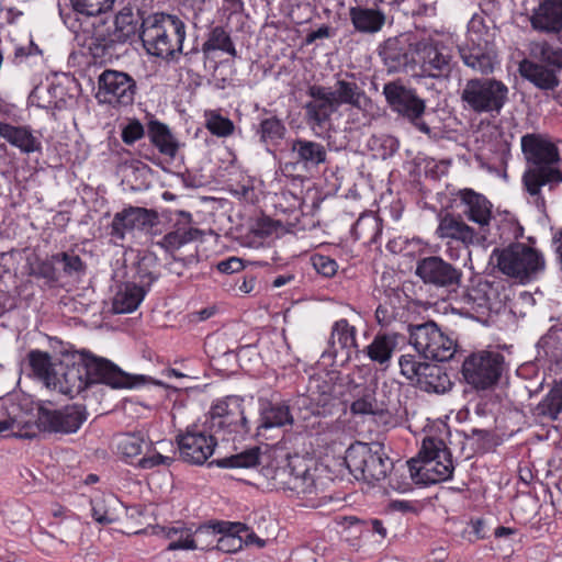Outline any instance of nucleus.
I'll return each instance as SVG.
<instances>
[{
  "label": "nucleus",
  "instance_id": "nucleus-56",
  "mask_svg": "<svg viewBox=\"0 0 562 562\" xmlns=\"http://www.w3.org/2000/svg\"><path fill=\"white\" fill-rule=\"evenodd\" d=\"M173 461V458L162 456L159 452H154L153 454L145 456L138 459L137 465L142 469H151L160 464L170 465Z\"/></svg>",
  "mask_w": 562,
  "mask_h": 562
},
{
  "label": "nucleus",
  "instance_id": "nucleus-38",
  "mask_svg": "<svg viewBox=\"0 0 562 562\" xmlns=\"http://www.w3.org/2000/svg\"><path fill=\"white\" fill-rule=\"evenodd\" d=\"M213 50H222L228 55L236 57L237 52L229 34L222 26L213 27L207 40L202 45V52L204 55H209Z\"/></svg>",
  "mask_w": 562,
  "mask_h": 562
},
{
  "label": "nucleus",
  "instance_id": "nucleus-4",
  "mask_svg": "<svg viewBox=\"0 0 562 562\" xmlns=\"http://www.w3.org/2000/svg\"><path fill=\"white\" fill-rule=\"evenodd\" d=\"M146 13L128 2L114 16L113 29H95L91 37L90 50L94 57L112 56L117 45L135 38L142 41L143 23Z\"/></svg>",
  "mask_w": 562,
  "mask_h": 562
},
{
  "label": "nucleus",
  "instance_id": "nucleus-26",
  "mask_svg": "<svg viewBox=\"0 0 562 562\" xmlns=\"http://www.w3.org/2000/svg\"><path fill=\"white\" fill-rule=\"evenodd\" d=\"M293 422L294 418L288 404L269 402L261 408L258 435H262L265 430L271 428L291 426Z\"/></svg>",
  "mask_w": 562,
  "mask_h": 562
},
{
  "label": "nucleus",
  "instance_id": "nucleus-63",
  "mask_svg": "<svg viewBox=\"0 0 562 562\" xmlns=\"http://www.w3.org/2000/svg\"><path fill=\"white\" fill-rule=\"evenodd\" d=\"M331 36V29L328 25H322L316 31L311 32L306 36V43L311 44L319 38H328Z\"/></svg>",
  "mask_w": 562,
  "mask_h": 562
},
{
  "label": "nucleus",
  "instance_id": "nucleus-62",
  "mask_svg": "<svg viewBox=\"0 0 562 562\" xmlns=\"http://www.w3.org/2000/svg\"><path fill=\"white\" fill-rule=\"evenodd\" d=\"M290 562H316V557L312 550L302 548L292 552Z\"/></svg>",
  "mask_w": 562,
  "mask_h": 562
},
{
  "label": "nucleus",
  "instance_id": "nucleus-44",
  "mask_svg": "<svg viewBox=\"0 0 562 562\" xmlns=\"http://www.w3.org/2000/svg\"><path fill=\"white\" fill-rule=\"evenodd\" d=\"M205 127L215 136L227 137L234 132V123L217 111L209 110L204 112Z\"/></svg>",
  "mask_w": 562,
  "mask_h": 562
},
{
  "label": "nucleus",
  "instance_id": "nucleus-50",
  "mask_svg": "<svg viewBox=\"0 0 562 562\" xmlns=\"http://www.w3.org/2000/svg\"><path fill=\"white\" fill-rule=\"evenodd\" d=\"M259 133L262 142L274 143L283 138L285 127L279 119L272 116L261 121Z\"/></svg>",
  "mask_w": 562,
  "mask_h": 562
},
{
  "label": "nucleus",
  "instance_id": "nucleus-53",
  "mask_svg": "<svg viewBox=\"0 0 562 562\" xmlns=\"http://www.w3.org/2000/svg\"><path fill=\"white\" fill-rule=\"evenodd\" d=\"M53 261L61 262L63 270L67 274H74L78 272H82L85 270V265L81 258L78 255L61 252L53 256Z\"/></svg>",
  "mask_w": 562,
  "mask_h": 562
},
{
  "label": "nucleus",
  "instance_id": "nucleus-59",
  "mask_svg": "<svg viewBox=\"0 0 562 562\" xmlns=\"http://www.w3.org/2000/svg\"><path fill=\"white\" fill-rule=\"evenodd\" d=\"M244 263L243 260L237 257H231L228 259L222 260L217 263V269L223 273H235L243 270Z\"/></svg>",
  "mask_w": 562,
  "mask_h": 562
},
{
  "label": "nucleus",
  "instance_id": "nucleus-31",
  "mask_svg": "<svg viewBox=\"0 0 562 562\" xmlns=\"http://www.w3.org/2000/svg\"><path fill=\"white\" fill-rule=\"evenodd\" d=\"M518 70L522 78L529 80L542 90H552L559 85V80L553 70L531 60H521Z\"/></svg>",
  "mask_w": 562,
  "mask_h": 562
},
{
  "label": "nucleus",
  "instance_id": "nucleus-25",
  "mask_svg": "<svg viewBox=\"0 0 562 562\" xmlns=\"http://www.w3.org/2000/svg\"><path fill=\"white\" fill-rule=\"evenodd\" d=\"M291 155L295 164L305 169L315 168L327 159V150L322 143L305 138H296L291 142Z\"/></svg>",
  "mask_w": 562,
  "mask_h": 562
},
{
  "label": "nucleus",
  "instance_id": "nucleus-54",
  "mask_svg": "<svg viewBox=\"0 0 562 562\" xmlns=\"http://www.w3.org/2000/svg\"><path fill=\"white\" fill-rule=\"evenodd\" d=\"M312 263L315 270L324 277H333L338 268L334 259L322 255H315L312 258Z\"/></svg>",
  "mask_w": 562,
  "mask_h": 562
},
{
  "label": "nucleus",
  "instance_id": "nucleus-49",
  "mask_svg": "<svg viewBox=\"0 0 562 562\" xmlns=\"http://www.w3.org/2000/svg\"><path fill=\"white\" fill-rule=\"evenodd\" d=\"M297 470V461L290 460L285 465L278 467L271 475L272 485L278 490L289 491L291 482Z\"/></svg>",
  "mask_w": 562,
  "mask_h": 562
},
{
  "label": "nucleus",
  "instance_id": "nucleus-37",
  "mask_svg": "<svg viewBox=\"0 0 562 562\" xmlns=\"http://www.w3.org/2000/svg\"><path fill=\"white\" fill-rule=\"evenodd\" d=\"M562 412V380L557 381L546 397L536 406L535 414L554 420Z\"/></svg>",
  "mask_w": 562,
  "mask_h": 562
},
{
  "label": "nucleus",
  "instance_id": "nucleus-24",
  "mask_svg": "<svg viewBox=\"0 0 562 562\" xmlns=\"http://www.w3.org/2000/svg\"><path fill=\"white\" fill-rule=\"evenodd\" d=\"M461 202L464 204L463 213L473 223L477 224L481 231L490 226L492 220V203L482 194L472 189H464L459 192Z\"/></svg>",
  "mask_w": 562,
  "mask_h": 562
},
{
  "label": "nucleus",
  "instance_id": "nucleus-21",
  "mask_svg": "<svg viewBox=\"0 0 562 562\" xmlns=\"http://www.w3.org/2000/svg\"><path fill=\"white\" fill-rule=\"evenodd\" d=\"M177 214L180 218L175 222L172 229L158 241V245L168 252H175L203 235L202 231L191 225L192 215L189 212L179 211Z\"/></svg>",
  "mask_w": 562,
  "mask_h": 562
},
{
  "label": "nucleus",
  "instance_id": "nucleus-27",
  "mask_svg": "<svg viewBox=\"0 0 562 562\" xmlns=\"http://www.w3.org/2000/svg\"><path fill=\"white\" fill-rule=\"evenodd\" d=\"M0 136L26 154L40 151L42 148L38 138L25 126L0 122Z\"/></svg>",
  "mask_w": 562,
  "mask_h": 562
},
{
  "label": "nucleus",
  "instance_id": "nucleus-32",
  "mask_svg": "<svg viewBox=\"0 0 562 562\" xmlns=\"http://www.w3.org/2000/svg\"><path fill=\"white\" fill-rule=\"evenodd\" d=\"M452 385L453 383L442 367L429 363L424 368V374H422V382L419 383L422 391L443 394L450 391Z\"/></svg>",
  "mask_w": 562,
  "mask_h": 562
},
{
  "label": "nucleus",
  "instance_id": "nucleus-29",
  "mask_svg": "<svg viewBox=\"0 0 562 562\" xmlns=\"http://www.w3.org/2000/svg\"><path fill=\"white\" fill-rule=\"evenodd\" d=\"M146 294L143 286L134 282L123 283L113 297L112 308L116 314L134 312L142 303Z\"/></svg>",
  "mask_w": 562,
  "mask_h": 562
},
{
  "label": "nucleus",
  "instance_id": "nucleus-64",
  "mask_svg": "<svg viewBox=\"0 0 562 562\" xmlns=\"http://www.w3.org/2000/svg\"><path fill=\"white\" fill-rule=\"evenodd\" d=\"M92 513H93V518L95 519V521H98L99 524H102V525H108V524H111L114 521V517L109 515L108 512H101L97 505L93 506L92 508Z\"/></svg>",
  "mask_w": 562,
  "mask_h": 562
},
{
  "label": "nucleus",
  "instance_id": "nucleus-58",
  "mask_svg": "<svg viewBox=\"0 0 562 562\" xmlns=\"http://www.w3.org/2000/svg\"><path fill=\"white\" fill-rule=\"evenodd\" d=\"M198 544L195 543V540L190 537V533L188 530H184V533H180L179 538L177 540L171 541L167 549L175 551L179 549H198Z\"/></svg>",
  "mask_w": 562,
  "mask_h": 562
},
{
  "label": "nucleus",
  "instance_id": "nucleus-60",
  "mask_svg": "<svg viewBox=\"0 0 562 562\" xmlns=\"http://www.w3.org/2000/svg\"><path fill=\"white\" fill-rule=\"evenodd\" d=\"M35 274L49 281H55L57 279L53 261L40 262L35 268Z\"/></svg>",
  "mask_w": 562,
  "mask_h": 562
},
{
  "label": "nucleus",
  "instance_id": "nucleus-35",
  "mask_svg": "<svg viewBox=\"0 0 562 562\" xmlns=\"http://www.w3.org/2000/svg\"><path fill=\"white\" fill-rule=\"evenodd\" d=\"M333 384L321 376H313L307 387L308 395H300L297 402L306 405L315 403L317 406H325L333 397Z\"/></svg>",
  "mask_w": 562,
  "mask_h": 562
},
{
  "label": "nucleus",
  "instance_id": "nucleus-5",
  "mask_svg": "<svg viewBox=\"0 0 562 562\" xmlns=\"http://www.w3.org/2000/svg\"><path fill=\"white\" fill-rule=\"evenodd\" d=\"M490 260L502 274L521 284L537 279L546 268L543 255L525 243H512L506 247L495 248Z\"/></svg>",
  "mask_w": 562,
  "mask_h": 562
},
{
  "label": "nucleus",
  "instance_id": "nucleus-19",
  "mask_svg": "<svg viewBox=\"0 0 562 562\" xmlns=\"http://www.w3.org/2000/svg\"><path fill=\"white\" fill-rule=\"evenodd\" d=\"M459 54L463 63L474 71L490 74L494 70L496 52L494 46L486 40L470 41L459 47Z\"/></svg>",
  "mask_w": 562,
  "mask_h": 562
},
{
  "label": "nucleus",
  "instance_id": "nucleus-55",
  "mask_svg": "<svg viewBox=\"0 0 562 562\" xmlns=\"http://www.w3.org/2000/svg\"><path fill=\"white\" fill-rule=\"evenodd\" d=\"M145 134L144 126L136 120L131 121L122 131V139L131 145L140 139Z\"/></svg>",
  "mask_w": 562,
  "mask_h": 562
},
{
  "label": "nucleus",
  "instance_id": "nucleus-42",
  "mask_svg": "<svg viewBox=\"0 0 562 562\" xmlns=\"http://www.w3.org/2000/svg\"><path fill=\"white\" fill-rule=\"evenodd\" d=\"M259 457L260 449L254 447L240 453L218 459L216 460V464L221 468L248 469L259 463Z\"/></svg>",
  "mask_w": 562,
  "mask_h": 562
},
{
  "label": "nucleus",
  "instance_id": "nucleus-51",
  "mask_svg": "<svg viewBox=\"0 0 562 562\" xmlns=\"http://www.w3.org/2000/svg\"><path fill=\"white\" fill-rule=\"evenodd\" d=\"M535 56L542 61L562 68V48L554 47L547 42L536 44L532 49Z\"/></svg>",
  "mask_w": 562,
  "mask_h": 562
},
{
  "label": "nucleus",
  "instance_id": "nucleus-34",
  "mask_svg": "<svg viewBox=\"0 0 562 562\" xmlns=\"http://www.w3.org/2000/svg\"><path fill=\"white\" fill-rule=\"evenodd\" d=\"M296 461L297 470L288 492L303 497L315 495L317 493V484L314 474L302 460L296 458Z\"/></svg>",
  "mask_w": 562,
  "mask_h": 562
},
{
  "label": "nucleus",
  "instance_id": "nucleus-12",
  "mask_svg": "<svg viewBox=\"0 0 562 562\" xmlns=\"http://www.w3.org/2000/svg\"><path fill=\"white\" fill-rule=\"evenodd\" d=\"M137 91L136 81L127 72L105 69L98 78L97 98L113 106L133 104Z\"/></svg>",
  "mask_w": 562,
  "mask_h": 562
},
{
  "label": "nucleus",
  "instance_id": "nucleus-52",
  "mask_svg": "<svg viewBox=\"0 0 562 562\" xmlns=\"http://www.w3.org/2000/svg\"><path fill=\"white\" fill-rule=\"evenodd\" d=\"M353 232L358 238L363 237L374 240L380 232V223L378 218L372 215H362L357 220Z\"/></svg>",
  "mask_w": 562,
  "mask_h": 562
},
{
  "label": "nucleus",
  "instance_id": "nucleus-48",
  "mask_svg": "<svg viewBox=\"0 0 562 562\" xmlns=\"http://www.w3.org/2000/svg\"><path fill=\"white\" fill-rule=\"evenodd\" d=\"M134 228L130 224L128 218L124 211L114 214L113 220L109 226V235L114 245H122L127 234H132Z\"/></svg>",
  "mask_w": 562,
  "mask_h": 562
},
{
  "label": "nucleus",
  "instance_id": "nucleus-18",
  "mask_svg": "<svg viewBox=\"0 0 562 562\" xmlns=\"http://www.w3.org/2000/svg\"><path fill=\"white\" fill-rule=\"evenodd\" d=\"M307 94L312 98L304 109L308 123L322 126L338 110V102L331 94V88L319 85L310 86Z\"/></svg>",
  "mask_w": 562,
  "mask_h": 562
},
{
  "label": "nucleus",
  "instance_id": "nucleus-7",
  "mask_svg": "<svg viewBox=\"0 0 562 562\" xmlns=\"http://www.w3.org/2000/svg\"><path fill=\"white\" fill-rule=\"evenodd\" d=\"M508 87L494 78H472L460 89L464 110L476 114L499 113L508 100Z\"/></svg>",
  "mask_w": 562,
  "mask_h": 562
},
{
  "label": "nucleus",
  "instance_id": "nucleus-3",
  "mask_svg": "<svg viewBox=\"0 0 562 562\" xmlns=\"http://www.w3.org/2000/svg\"><path fill=\"white\" fill-rule=\"evenodd\" d=\"M186 38L184 22L173 14L155 12L146 15L143 23L142 44L151 56L166 60L182 53Z\"/></svg>",
  "mask_w": 562,
  "mask_h": 562
},
{
  "label": "nucleus",
  "instance_id": "nucleus-41",
  "mask_svg": "<svg viewBox=\"0 0 562 562\" xmlns=\"http://www.w3.org/2000/svg\"><path fill=\"white\" fill-rule=\"evenodd\" d=\"M29 363L33 373L44 381L47 387H50L56 370L52 368L49 355L40 350H33L29 353Z\"/></svg>",
  "mask_w": 562,
  "mask_h": 562
},
{
  "label": "nucleus",
  "instance_id": "nucleus-22",
  "mask_svg": "<svg viewBox=\"0 0 562 562\" xmlns=\"http://www.w3.org/2000/svg\"><path fill=\"white\" fill-rule=\"evenodd\" d=\"M533 30L546 34H559L562 31V0H543L533 10L530 19Z\"/></svg>",
  "mask_w": 562,
  "mask_h": 562
},
{
  "label": "nucleus",
  "instance_id": "nucleus-30",
  "mask_svg": "<svg viewBox=\"0 0 562 562\" xmlns=\"http://www.w3.org/2000/svg\"><path fill=\"white\" fill-rule=\"evenodd\" d=\"M331 94L335 101L338 102V108L348 104L362 110L369 103V98L356 81L337 80L334 88H331Z\"/></svg>",
  "mask_w": 562,
  "mask_h": 562
},
{
  "label": "nucleus",
  "instance_id": "nucleus-15",
  "mask_svg": "<svg viewBox=\"0 0 562 562\" xmlns=\"http://www.w3.org/2000/svg\"><path fill=\"white\" fill-rule=\"evenodd\" d=\"M210 429L217 434L221 430L228 432H248V420L243 407V398L227 396L218 401L210 411Z\"/></svg>",
  "mask_w": 562,
  "mask_h": 562
},
{
  "label": "nucleus",
  "instance_id": "nucleus-57",
  "mask_svg": "<svg viewBox=\"0 0 562 562\" xmlns=\"http://www.w3.org/2000/svg\"><path fill=\"white\" fill-rule=\"evenodd\" d=\"M396 317L395 307L387 303H381L375 311V318L382 327L389 326Z\"/></svg>",
  "mask_w": 562,
  "mask_h": 562
},
{
  "label": "nucleus",
  "instance_id": "nucleus-46",
  "mask_svg": "<svg viewBox=\"0 0 562 562\" xmlns=\"http://www.w3.org/2000/svg\"><path fill=\"white\" fill-rule=\"evenodd\" d=\"M350 411L352 414H380L383 412V409L380 407L376 398H375V392L373 389L366 387L362 391V394L352 402L350 406Z\"/></svg>",
  "mask_w": 562,
  "mask_h": 562
},
{
  "label": "nucleus",
  "instance_id": "nucleus-43",
  "mask_svg": "<svg viewBox=\"0 0 562 562\" xmlns=\"http://www.w3.org/2000/svg\"><path fill=\"white\" fill-rule=\"evenodd\" d=\"M398 364L402 375L419 389L424 368L428 366L429 362H422L413 355H403L400 357Z\"/></svg>",
  "mask_w": 562,
  "mask_h": 562
},
{
  "label": "nucleus",
  "instance_id": "nucleus-36",
  "mask_svg": "<svg viewBox=\"0 0 562 562\" xmlns=\"http://www.w3.org/2000/svg\"><path fill=\"white\" fill-rule=\"evenodd\" d=\"M329 345L331 348L329 352L333 356L337 353V345L340 349L358 348L356 328L349 325L347 319H339L335 322L331 328Z\"/></svg>",
  "mask_w": 562,
  "mask_h": 562
},
{
  "label": "nucleus",
  "instance_id": "nucleus-8",
  "mask_svg": "<svg viewBox=\"0 0 562 562\" xmlns=\"http://www.w3.org/2000/svg\"><path fill=\"white\" fill-rule=\"evenodd\" d=\"M345 463L357 480L368 483L385 479L393 467L380 445L363 442H356L346 450Z\"/></svg>",
  "mask_w": 562,
  "mask_h": 562
},
{
  "label": "nucleus",
  "instance_id": "nucleus-11",
  "mask_svg": "<svg viewBox=\"0 0 562 562\" xmlns=\"http://www.w3.org/2000/svg\"><path fill=\"white\" fill-rule=\"evenodd\" d=\"M383 94L392 111L408 120L422 133L430 135V127L423 121L425 100L415 90L392 81L384 85Z\"/></svg>",
  "mask_w": 562,
  "mask_h": 562
},
{
  "label": "nucleus",
  "instance_id": "nucleus-61",
  "mask_svg": "<svg viewBox=\"0 0 562 562\" xmlns=\"http://www.w3.org/2000/svg\"><path fill=\"white\" fill-rule=\"evenodd\" d=\"M279 226H281V223L278 221H273L271 218H262L258 222L256 234L259 236H269L271 235Z\"/></svg>",
  "mask_w": 562,
  "mask_h": 562
},
{
  "label": "nucleus",
  "instance_id": "nucleus-47",
  "mask_svg": "<svg viewBox=\"0 0 562 562\" xmlns=\"http://www.w3.org/2000/svg\"><path fill=\"white\" fill-rule=\"evenodd\" d=\"M70 2L76 12L94 16L112 10L115 0H70Z\"/></svg>",
  "mask_w": 562,
  "mask_h": 562
},
{
  "label": "nucleus",
  "instance_id": "nucleus-20",
  "mask_svg": "<svg viewBox=\"0 0 562 562\" xmlns=\"http://www.w3.org/2000/svg\"><path fill=\"white\" fill-rule=\"evenodd\" d=\"M436 234L441 239H453L463 245L465 249L485 241V235L475 232L460 216L446 214L439 221Z\"/></svg>",
  "mask_w": 562,
  "mask_h": 562
},
{
  "label": "nucleus",
  "instance_id": "nucleus-1",
  "mask_svg": "<svg viewBox=\"0 0 562 562\" xmlns=\"http://www.w3.org/2000/svg\"><path fill=\"white\" fill-rule=\"evenodd\" d=\"M520 144L524 157L529 164L521 178L524 189L532 198L535 205L544 211L542 188L548 187L553 191L562 183V170L558 166L561 161L559 148L547 135L538 133L524 135Z\"/></svg>",
  "mask_w": 562,
  "mask_h": 562
},
{
  "label": "nucleus",
  "instance_id": "nucleus-39",
  "mask_svg": "<svg viewBox=\"0 0 562 562\" xmlns=\"http://www.w3.org/2000/svg\"><path fill=\"white\" fill-rule=\"evenodd\" d=\"M134 231H148L158 223V213L140 206H127L123 209Z\"/></svg>",
  "mask_w": 562,
  "mask_h": 562
},
{
  "label": "nucleus",
  "instance_id": "nucleus-28",
  "mask_svg": "<svg viewBox=\"0 0 562 562\" xmlns=\"http://www.w3.org/2000/svg\"><path fill=\"white\" fill-rule=\"evenodd\" d=\"M400 337L401 335L397 333L376 334L371 344L366 348L367 356L371 361L387 367L398 345Z\"/></svg>",
  "mask_w": 562,
  "mask_h": 562
},
{
  "label": "nucleus",
  "instance_id": "nucleus-6",
  "mask_svg": "<svg viewBox=\"0 0 562 562\" xmlns=\"http://www.w3.org/2000/svg\"><path fill=\"white\" fill-rule=\"evenodd\" d=\"M411 479L416 484H436L452 476L453 462L443 440L427 437L417 457L407 461Z\"/></svg>",
  "mask_w": 562,
  "mask_h": 562
},
{
  "label": "nucleus",
  "instance_id": "nucleus-13",
  "mask_svg": "<svg viewBox=\"0 0 562 562\" xmlns=\"http://www.w3.org/2000/svg\"><path fill=\"white\" fill-rule=\"evenodd\" d=\"M87 411L82 405H67L60 409L40 406L36 424L40 429L48 432H76L87 419Z\"/></svg>",
  "mask_w": 562,
  "mask_h": 562
},
{
  "label": "nucleus",
  "instance_id": "nucleus-17",
  "mask_svg": "<svg viewBox=\"0 0 562 562\" xmlns=\"http://www.w3.org/2000/svg\"><path fill=\"white\" fill-rule=\"evenodd\" d=\"M418 54L422 68L429 77H447L452 70L451 50L442 43H420Z\"/></svg>",
  "mask_w": 562,
  "mask_h": 562
},
{
  "label": "nucleus",
  "instance_id": "nucleus-23",
  "mask_svg": "<svg viewBox=\"0 0 562 562\" xmlns=\"http://www.w3.org/2000/svg\"><path fill=\"white\" fill-rule=\"evenodd\" d=\"M349 19L356 32L372 35L383 29L386 14L376 5H355L349 8Z\"/></svg>",
  "mask_w": 562,
  "mask_h": 562
},
{
  "label": "nucleus",
  "instance_id": "nucleus-2",
  "mask_svg": "<svg viewBox=\"0 0 562 562\" xmlns=\"http://www.w3.org/2000/svg\"><path fill=\"white\" fill-rule=\"evenodd\" d=\"M134 379L106 359L89 357L80 363L60 364L55 371L50 387L74 397L95 383L113 389L132 387L135 384Z\"/></svg>",
  "mask_w": 562,
  "mask_h": 562
},
{
  "label": "nucleus",
  "instance_id": "nucleus-10",
  "mask_svg": "<svg viewBox=\"0 0 562 562\" xmlns=\"http://www.w3.org/2000/svg\"><path fill=\"white\" fill-rule=\"evenodd\" d=\"M505 370V358L496 351H479L468 356L461 373L464 381L476 391L492 390Z\"/></svg>",
  "mask_w": 562,
  "mask_h": 562
},
{
  "label": "nucleus",
  "instance_id": "nucleus-16",
  "mask_svg": "<svg viewBox=\"0 0 562 562\" xmlns=\"http://www.w3.org/2000/svg\"><path fill=\"white\" fill-rule=\"evenodd\" d=\"M180 457L184 462L202 465L213 454L216 446L214 435L188 429L176 437Z\"/></svg>",
  "mask_w": 562,
  "mask_h": 562
},
{
  "label": "nucleus",
  "instance_id": "nucleus-33",
  "mask_svg": "<svg viewBox=\"0 0 562 562\" xmlns=\"http://www.w3.org/2000/svg\"><path fill=\"white\" fill-rule=\"evenodd\" d=\"M147 134L150 142L158 150L170 158H175L179 144L166 124L158 121H150L147 126Z\"/></svg>",
  "mask_w": 562,
  "mask_h": 562
},
{
  "label": "nucleus",
  "instance_id": "nucleus-40",
  "mask_svg": "<svg viewBox=\"0 0 562 562\" xmlns=\"http://www.w3.org/2000/svg\"><path fill=\"white\" fill-rule=\"evenodd\" d=\"M145 438L142 434H121L115 438L117 453L126 461L138 457L143 451Z\"/></svg>",
  "mask_w": 562,
  "mask_h": 562
},
{
  "label": "nucleus",
  "instance_id": "nucleus-45",
  "mask_svg": "<svg viewBox=\"0 0 562 562\" xmlns=\"http://www.w3.org/2000/svg\"><path fill=\"white\" fill-rule=\"evenodd\" d=\"M241 531L247 532L248 529L246 526L237 522L232 525L231 529L226 533H222L217 537L215 549L223 552H236L241 548L243 538L241 536H236L235 533H240Z\"/></svg>",
  "mask_w": 562,
  "mask_h": 562
},
{
  "label": "nucleus",
  "instance_id": "nucleus-9",
  "mask_svg": "<svg viewBox=\"0 0 562 562\" xmlns=\"http://www.w3.org/2000/svg\"><path fill=\"white\" fill-rule=\"evenodd\" d=\"M408 335L409 344L426 359L443 362L457 351L456 339L445 334L432 321L408 325Z\"/></svg>",
  "mask_w": 562,
  "mask_h": 562
},
{
  "label": "nucleus",
  "instance_id": "nucleus-14",
  "mask_svg": "<svg viewBox=\"0 0 562 562\" xmlns=\"http://www.w3.org/2000/svg\"><path fill=\"white\" fill-rule=\"evenodd\" d=\"M415 274L428 285L456 290L462 283V271L439 256L422 258L416 263Z\"/></svg>",
  "mask_w": 562,
  "mask_h": 562
}]
</instances>
